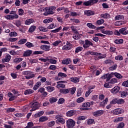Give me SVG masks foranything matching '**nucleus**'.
<instances>
[{
  "instance_id": "f257e3e1",
  "label": "nucleus",
  "mask_w": 128,
  "mask_h": 128,
  "mask_svg": "<svg viewBox=\"0 0 128 128\" xmlns=\"http://www.w3.org/2000/svg\"><path fill=\"white\" fill-rule=\"evenodd\" d=\"M98 2V0H89L84 2L83 4L84 6H93L94 4H96Z\"/></svg>"
},
{
  "instance_id": "f03ea898",
  "label": "nucleus",
  "mask_w": 128,
  "mask_h": 128,
  "mask_svg": "<svg viewBox=\"0 0 128 128\" xmlns=\"http://www.w3.org/2000/svg\"><path fill=\"white\" fill-rule=\"evenodd\" d=\"M66 126L68 128H72L76 126V122L72 119H68L66 121Z\"/></svg>"
},
{
  "instance_id": "7ed1b4c3",
  "label": "nucleus",
  "mask_w": 128,
  "mask_h": 128,
  "mask_svg": "<svg viewBox=\"0 0 128 128\" xmlns=\"http://www.w3.org/2000/svg\"><path fill=\"white\" fill-rule=\"evenodd\" d=\"M42 104H38V102H35L32 104L31 108L32 109L30 110V112H34V110H38L40 108V106Z\"/></svg>"
},
{
  "instance_id": "20e7f679",
  "label": "nucleus",
  "mask_w": 128,
  "mask_h": 128,
  "mask_svg": "<svg viewBox=\"0 0 128 128\" xmlns=\"http://www.w3.org/2000/svg\"><path fill=\"white\" fill-rule=\"evenodd\" d=\"M90 46H94V44L88 40H85L84 44L83 45V48H88Z\"/></svg>"
},
{
  "instance_id": "39448f33",
  "label": "nucleus",
  "mask_w": 128,
  "mask_h": 128,
  "mask_svg": "<svg viewBox=\"0 0 128 128\" xmlns=\"http://www.w3.org/2000/svg\"><path fill=\"white\" fill-rule=\"evenodd\" d=\"M44 10H46V12L44 13V16H48V14H54V11L49 7L46 8L44 9Z\"/></svg>"
},
{
  "instance_id": "423d86ee",
  "label": "nucleus",
  "mask_w": 128,
  "mask_h": 128,
  "mask_svg": "<svg viewBox=\"0 0 128 128\" xmlns=\"http://www.w3.org/2000/svg\"><path fill=\"white\" fill-rule=\"evenodd\" d=\"M18 18V15L17 14H15L14 15H7L5 16V18H6L7 20H14V18Z\"/></svg>"
},
{
  "instance_id": "0eeeda50",
  "label": "nucleus",
  "mask_w": 128,
  "mask_h": 128,
  "mask_svg": "<svg viewBox=\"0 0 128 128\" xmlns=\"http://www.w3.org/2000/svg\"><path fill=\"white\" fill-rule=\"evenodd\" d=\"M104 110H98L94 112H92V114L94 116H100L102 114H104Z\"/></svg>"
},
{
  "instance_id": "6e6552de",
  "label": "nucleus",
  "mask_w": 128,
  "mask_h": 128,
  "mask_svg": "<svg viewBox=\"0 0 128 128\" xmlns=\"http://www.w3.org/2000/svg\"><path fill=\"white\" fill-rule=\"evenodd\" d=\"M124 112V110L122 108H116L114 110L113 114H122Z\"/></svg>"
},
{
  "instance_id": "1a4fd4ad",
  "label": "nucleus",
  "mask_w": 128,
  "mask_h": 128,
  "mask_svg": "<svg viewBox=\"0 0 128 128\" xmlns=\"http://www.w3.org/2000/svg\"><path fill=\"white\" fill-rule=\"evenodd\" d=\"M84 14L86 16H94V12L90 10H86L84 11Z\"/></svg>"
},
{
  "instance_id": "9d476101",
  "label": "nucleus",
  "mask_w": 128,
  "mask_h": 128,
  "mask_svg": "<svg viewBox=\"0 0 128 128\" xmlns=\"http://www.w3.org/2000/svg\"><path fill=\"white\" fill-rule=\"evenodd\" d=\"M90 103L88 102H85L84 104H82V108H82V110H88V108H90Z\"/></svg>"
},
{
  "instance_id": "9b49d317",
  "label": "nucleus",
  "mask_w": 128,
  "mask_h": 128,
  "mask_svg": "<svg viewBox=\"0 0 128 128\" xmlns=\"http://www.w3.org/2000/svg\"><path fill=\"white\" fill-rule=\"evenodd\" d=\"M56 118L57 121L60 122V124H64V122H66L64 119H63L60 116H56Z\"/></svg>"
},
{
  "instance_id": "f8f14e48",
  "label": "nucleus",
  "mask_w": 128,
  "mask_h": 128,
  "mask_svg": "<svg viewBox=\"0 0 128 128\" xmlns=\"http://www.w3.org/2000/svg\"><path fill=\"white\" fill-rule=\"evenodd\" d=\"M120 88L118 86H115L111 90V92L112 94H118V92H120Z\"/></svg>"
},
{
  "instance_id": "ddd939ff",
  "label": "nucleus",
  "mask_w": 128,
  "mask_h": 128,
  "mask_svg": "<svg viewBox=\"0 0 128 128\" xmlns=\"http://www.w3.org/2000/svg\"><path fill=\"white\" fill-rule=\"evenodd\" d=\"M11 56L10 54L6 55L4 59H2V62H8L10 60Z\"/></svg>"
},
{
  "instance_id": "4468645a",
  "label": "nucleus",
  "mask_w": 128,
  "mask_h": 128,
  "mask_svg": "<svg viewBox=\"0 0 128 128\" xmlns=\"http://www.w3.org/2000/svg\"><path fill=\"white\" fill-rule=\"evenodd\" d=\"M74 114H76V110H69L66 113V116H72Z\"/></svg>"
},
{
  "instance_id": "2eb2a0df",
  "label": "nucleus",
  "mask_w": 128,
  "mask_h": 128,
  "mask_svg": "<svg viewBox=\"0 0 128 128\" xmlns=\"http://www.w3.org/2000/svg\"><path fill=\"white\" fill-rule=\"evenodd\" d=\"M41 50H46V52H48L50 50V46H48V45H42L40 46Z\"/></svg>"
},
{
  "instance_id": "dca6fc26",
  "label": "nucleus",
  "mask_w": 128,
  "mask_h": 128,
  "mask_svg": "<svg viewBox=\"0 0 128 128\" xmlns=\"http://www.w3.org/2000/svg\"><path fill=\"white\" fill-rule=\"evenodd\" d=\"M126 30V27H125L124 28H122L119 30V32L122 34H128V30Z\"/></svg>"
},
{
  "instance_id": "f3484780",
  "label": "nucleus",
  "mask_w": 128,
  "mask_h": 128,
  "mask_svg": "<svg viewBox=\"0 0 128 128\" xmlns=\"http://www.w3.org/2000/svg\"><path fill=\"white\" fill-rule=\"evenodd\" d=\"M32 52V50H28L24 52L23 56H30Z\"/></svg>"
},
{
  "instance_id": "a211bd4d",
  "label": "nucleus",
  "mask_w": 128,
  "mask_h": 128,
  "mask_svg": "<svg viewBox=\"0 0 128 128\" xmlns=\"http://www.w3.org/2000/svg\"><path fill=\"white\" fill-rule=\"evenodd\" d=\"M70 81L76 84V83L78 82H80V78H70Z\"/></svg>"
},
{
  "instance_id": "6ab92c4d",
  "label": "nucleus",
  "mask_w": 128,
  "mask_h": 128,
  "mask_svg": "<svg viewBox=\"0 0 128 128\" xmlns=\"http://www.w3.org/2000/svg\"><path fill=\"white\" fill-rule=\"evenodd\" d=\"M56 88H66V85L62 83H58V82H57Z\"/></svg>"
},
{
  "instance_id": "aec40b11",
  "label": "nucleus",
  "mask_w": 128,
  "mask_h": 128,
  "mask_svg": "<svg viewBox=\"0 0 128 128\" xmlns=\"http://www.w3.org/2000/svg\"><path fill=\"white\" fill-rule=\"evenodd\" d=\"M60 94H68L69 90H68V89H60Z\"/></svg>"
},
{
  "instance_id": "412c9836",
  "label": "nucleus",
  "mask_w": 128,
  "mask_h": 128,
  "mask_svg": "<svg viewBox=\"0 0 128 128\" xmlns=\"http://www.w3.org/2000/svg\"><path fill=\"white\" fill-rule=\"evenodd\" d=\"M34 22V20L32 18L28 19L26 20L25 24H27L28 26V25L30 24H32V22Z\"/></svg>"
},
{
  "instance_id": "4be33fe9",
  "label": "nucleus",
  "mask_w": 128,
  "mask_h": 128,
  "mask_svg": "<svg viewBox=\"0 0 128 128\" xmlns=\"http://www.w3.org/2000/svg\"><path fill=\"white\" fill-rule=\"evenodd\" d=\"M128 95V90L123 91L121 92V98H126Z\"/></svg>"
},
{
  "instance_id": "5701e85b",
  "label": "nucleus",
  "mask_w": 128,
  "mask_h": 128,
  "mask_svg": "<svg viewBox=\"0 0 128 128\" xmlns=\"http://www.w3.org/2000/svg\"><path fill=\"white\" fill-rule=\"evenodd\" d=\"M70 63V59L68 58L62 61L63 64H69Z\"/></svg>"
},
{
  "instance_id": "b1692460",
  "label": "nucleus",
  "mask_w": 128,
  "mask_h": 128,
  "mask_svg": "<svg viewBox=\"0 0 128 128\" xmlns=\"http://www.w3.org/2000/svg\"><path fill=\"white\" fill-rule=\"evenodd\" d=\"M44 111H40L36 114H34V118H40V116H42V114H44Z\"/></svg>"
},
{
  "instance_id": "393cba45",
  "label": "nucleus",
  "mask_w": 128,
  "mask_h": 128,
  "mask_svg": "<svg viewBox=\"0 0 128 128\" xmlns=\"http://www.w3.org/2000/svg\"><path fill=\"white\" fill-rule=\"evenodd\" d=\"M101 18H110V15L108 13H106L104 14H100Z\"/></svg>"
},
{
  "instance_id": "a878e982",
  "label": "nucleus",
  "mask_w": 128,
  "mask_h": 128,
  "mask_svg": "<svg viewBox=\"0 0 128 128\" xmlns=\"http://www.w3.org/2000/svg\"><path fill=\"white\" fill-rule=\"evenodd\" d=\"M25 46H27V48H34V44H32V43L30 42H27L25 44Z\"/></svg>"
},
{
  "instance_id": "bb28decb",
  "label": "nucleus",
  "mask_w": 128,
  "mask_h": 128,
  "mask_svg": "<svg viewBox=\"0 0 128 128\" xmlns=\"http://www.w3.org/2000/svg\"><path fill=\"white\" fill-rule=\"evenodd\" d=\"M88 53L91 54L92 56H100L102 54L94 52H88Z\"/></svg>"
},
{
  "instance_id": "cd10ccee",
  "label": "nucleus",
  "mask_w": 128,
  "mask_h": 128,
  "mask_svg": "<svg viewBox=\"0 0 128 128\" xmlns=\"http://www.w3.org/2000/svg\"><path fill=\"white\" fill-rule=\"evenodd\" d=\"M82 50H84V48L82 46H78L77 48H76L75 52L76 54H78V52H82Z\"/></svg>"
},
{
  "instance_id": "c85d7f7f",
  "label": "nucleus",
  "mask_w": 128,
  "mask_h": 128,
  "mask_svg": "<svg viewBox=\"0 0 128 128\" xmlns=\"http://www.w3.org/2000/svg\"><path fill=\"white\" fill-rule=\"evenodd\" d=\"M76 88H68L69 92H70L71 94H74L76 92Z\"/></svg>"
},
{
  "instance_id": "c756f323",
  "label": "nucleus",
  "mask_w": 128,
  "mask_h": 128,
  "mask_svg": "<svg viewBox=\"0 0 128 128\" xmlns=\"http://www.w3.org/2000/svg\"><path fill=\"white\" fill-rule=\"evenodd\" d=\"M46 88L48 90V92H53V90H54V88L53 86H47L46 87Z\"/></svg>"
},
{
  "instance_id": "7c9ffc66",
  "label": "nucleus",
  "mask_w": 128,
  "mask_h": 128,
  "mask_svg": "<svg viewBox=\"0 0 128 128\" xmlns=\"http://www.w3.org/2000/svg\"><path fill=\"white\" fill-rule=\"evenodd\" d=\"M36 26H31L28 30L29 32H34V30H36Z\"/></svg>"
},
{
  "instance_id": "2f4dec72",
  "label": "nucleus",
  "mask_w": 128,
  "mask_h": 128,
  "mask_svg": "<svg viewBox=\"0 0 128 128\" xmlns=\"http://www.w3.org/2000/svg\"><path fill=\"white\" fill-rule=\"evenodd\" d=\"M118 82V80L116 78H112L110 80L109 84H114Z\"/></svg>"
},
{
  "instance_id": "473e14b6",
  "label": "nucleus",
  "mask_w": 128,
  "mask_h": 128,
  "mask_svg": "<svg viewBox=\"0 0 128 128\" xmlns=\"http://www.w3.org/2000/svg\"><path fill=\"white\" fill-rule=\"evenodd\" d=\"M94 86H93V88H90V89L86 92L85 94L86 98H88V96L90 94V92H91L90 90H94Z\"/></svg>"
},
{
  "instance_id": "72a5a7b5",
  "label": "nucleus",
  "mask_w": 128,
  "mask_h": 128,
  "mask_svg": "<svg viewBox=\"0 0 128 128\" xmlns=\"http://www.w3.org/2000/svg\"><path fill=\"white\" fill-rule=\"evenodd\" d=\"M48 118L46 116H41L39 119V122H46L48 120Z\"/></svg>"
},
{
  "instance_id": "f704fd0d",
  "label": "nucleus",
  "mask_w": 128,
  "mask_h": 128,
  "mask_svg": "<svg viewBox=\"0 0 128 128\" xmlns=\"http://www.w3.org/2000/svg\"><path fill=\"white\" fill-rule=\"evenodd\" d=\"M28 40L26 39H22L18 41L19 44H26V42Z\"/></svg>"
},
{
  "instance_id": "c9c22d12",
  "label": "nucleus",
  "mask_w": 128,
  "mask_h": 128,
  "mask_svg": "<svg viewBox=\"0 0 128 128\" xmlns=\"http://www.w3.org/2000/svg\"><path fill=\"white\" fill-rule=\"evenodd\" d=\"M113 74L114 76H116V78H122V75L118 72H115V73H112Z\"/></svg>"
},
{
  "instance_id": "e433bc0d",
  "label": "nucleus",
  "mask_w": 128,
  "mask_h": 128,
  "mask_svg": "<svg viewBox=\"0 0 128 128\" xmlns=\"http://www.w3.org/2000/svg\"><path fill=\"white\" fill-rule=\"evenodd\" d=\"M34 92V90H25L24 92V94H30Z\"/></svg>"
},
{
  "instance_id": "4c0bfd02",
  "label": "nucleus",
  "mask_w": 128,
  "mask_h": 128,
  "mask_svg": "<svg viewBox=\"0 0 128 128\" xmlns=\"http://www.w3.org/2000/svg\"><path fill=\"white\" fill-rule=\"evenodd\" d=\"M58 98H50V104H54V102H57Z\"/></svg>"
},
{
  "instance_id": "58836bf2",
  "label": "nucleus",
  "mask_w": 128,
  "mask_h": 128,
  "mask_svg": "<svg viewBox=\"0 0 128 128\" xmlns=\"http://www.w3.org/2000/svg\"><path fill=\"white\" fill-rule=\"evenodd\" d=\"M115 20H124V16L122 15H118L115 17Z\"/></svg>"
},
{
  "instance_id": "ea45409f",
  "label": "nucleus",
  "mask_w": 128,
  "mask_h": 128,
  "mask_svg": "<svg viewBox=\"0 0 128 128\" xmlns=\"http://www.w3.org/2000/svg\"><path fill=\"white\" fill-rule=\"evenodd\" d=\"M117 104H124V99L122 98H120L119 100H117Z\"/></svg>"
},
{
  "instance_id": "a19ab883",
  "label": "nucleus",
  "mask_w": 128,
  "mask_h": 128,
  "mask_svg": "<svg viewBox=\"0 0 128 128\" xmlns=\"http://www.w3.org/2000/svg\"><path fill=\"white\" fill-rule=\"evenodd\" d=\"M39 30H40L41 32H48V28H45L44 27L42 26H40L39 27Z\"/></svg>"
},
{
  "instance_id": "79ce46f5",
  "label": "nucleus",
  "mask_w": 128,
  "mask_h": 128,
  "mask_svg": "<svg viewBox=\"0 0 128 128\" xmlns=\"http://www.w3.org/2000/svg\"><path fill=\"white\" fill-rule=\"evenodd\" d=\"M62 26H60L58 28H56L54 30H52L51 31V32H54V34H56V32H60V30H62Z\"/></svg>"
},
{
  "instance_id": "37998d69",
  "label": "nucleus",
  "mask_w": 128,
  "mask_h": 128,
  "mask_svg": "<svg viewBox=\"0 0 128 128\" xmlns=\"http://www.w3.org/2000/svg\"><path fill=\"white\" fill-rule=\"evenodd\" d=\"M87 26L89 28H96V26L93 25L92 23H88L86 24Z\"/></svg>"
},
{
  "instance_id": "c03bdc74",
  "label": "nucleus",
  "mask_w": 128,
  "mask_h": 128,
  "mask_svg": "<svg viewBox=\"0 0 128 128\" xmlns=\"http://www.w3.org/2000/svg\"><path fill=\"white\" fill-rule=\"evenodd\" d=\"M64 102V98H60L58 100V104H62Z\"/></svg>"
},
{
  "instance_id": "a18cd8bd",
  "label": "nucleus",
  "mask_w": 128,
  "mask_h": 128,
  "mask_svg": "<svg viewBox=\"0 0 128 128\" xmlns=\"http://www.w3.org/2000/svg\"><path fill=\"white\" fill-rule=\"evenodd\" d=\"M84 100V98L82 97L79 98L76 100V102H78V104H80V102H82Z\"/></svg>"
},
{
  "instance_id": "49530a36",
  "label": "nucleus",
  "mask_w": 128,
  "mask_h": 128,
  "mask_svg": "<svg viewBox=\"0 0 128 128\" xmlns=\"http://www.w3.org/2000/svg\"><path fill=\"white\" fill-rule=\"evenodd\" d=\"M104 64H114V61L110 60H108L104 61Z\"/></svg>"
},
{
  "instance_id": "de8ad7c7",
  "label": "nucleus",
  "mask_w": 128,
  "mask_h": 128,
  "mask_svg": "<svg viewBox=\"0 0 128 128\" xmlns=\"http://www.w3.org/2000/svg\"><path fill=\"white\" fill-rule=\"evenodd\" d=\"M116 68H118V65L114 64V66L110 67L109 70H116Z\"/></svg>"
},
{
  "instance_id": "09e8293b",
  "label": "nucleus",
  "mask_w": 128,
  "mask_h": 128,
  "mask_svg": "<svg viewBox=\"0 0 128 128\" xmlns=\"http://www.w3.org/2000/svg\"><path fill=\"white\" fill-rule=\"evenodd\" d=\"M14 110H16V109L14 108H8L6 109V112H13Z\"/></svg>"
},
{
  "instance_id": "8fccbe9b",
  "label": "nucleus",
  "mask_w": 128,
  "mask_h": 128,
  "mask_svg": "<svg viewBox=\"0 0 128 128\" xmlns=\"http://www.w3.org/2000/svg\"><path fill=\"white\" fill-rule=\"evenodd\" d=\"M86 120V116H80L78 117V120Z\"/></svg>"
},
{
  "instance_id": "3c124183",
  "label": "nucleus",
  "mask_w": 128,
  "mask_h": 128,
  "mask_svg": "<svg viewBox=\"0 0 128 128\" xmlns=\"http://www.w3.org/2000/svg\"><path fill=\"white\" fill-rule=\"evenodd\" d=\"M9 36H18V33H16V32H11L9 34Z\"/></svg>"
},
{
  "instance_id": "603ef678",
  "label": "nucleus",
  "mask_w": 128,
  "mask_h": 128,
  "mask_svg": "<svg viewBox=\"0 0 128 128\" xmlns=\"http://www.w3.org/2000/svg\"><path fill=\"white\" fill-rule=\"evenodd\" d=\"M114 32L112 31L105 30L104 34H108V36H112Z\"/></svg>"
},
{
  "instance_id": "864d4df0",
  "label": "nucleus",
  "mask_w": 128,
  "mask_h": 128,
  "mask_svg": "<svg viewBox=\"0 0 128 128\" xmlns=\"http://www.w3.org/2000/svg\"><path fill=\"white\" fill-rule=\"evenodd\" d=\"M108 101V98H106L102 102H101L102 106H104V104H106Z\"/></svg>"
},
{
  "instance_id": "5fc2aeb1",
  "label": "nucleus",
  "mask_w": 128,
  "mask_h": 128,
  "mask_svg": "<svg viewBox=\"0 0 128 128\" xmlns=\"http://www.w3.org/2000/svg\"><path fill=\"white\" fill-rule=\"evenodd\" d=\"M56 26H54V24H52L48 26L47 30H52V28H54Z\"/></svg>"
},
{
  "instance_id": "6e6d98bb",
  "label": "nucleus",
  "mask_w": 128,
  "mask_h": 128,
  "mask_svg": "<svg viewBox=\"0 0 128 128\" xmlns=\"http://www.w3.org/2000/svg\"><path fill=\"white\" fill-rule=\"evenodd\" d=\"M7 50H8V49L6 48H1L0 50V56H2V52H6Z\"/></svg>"
},
{
  "instance_id": "4d7b16f0",
  "label": "nucleus",
  "mask_w": 128,
  "mask_h": 128,
  "mask_svg": "<svg viewBox=\"0 0 128 128\" xmlns=\"http://www.w3.org/2000/svg\"><path fill=\"white\" fill-rule=\"evenodd\" d=\"M94 120L92 119H90L87 122L88 124H94Z\"/></svg>"
},
{
  "instance_id": "13d9d810",
  "label": "nucleus",
  "mask_w": 128,
  "mask_h": 128,
  "mask_svg": "<svg viewBox=\"0 0 128 128\" xmlns=\"http://www.w3.org/2000/svg\"><path fill=\"white\" fill-rule=\"evenodd\" d=\"M61 42H62V41H60V40L56 41L55 42H54L53 43V46H58V44H60Z\"/></svg>"
},
{
  "instance_id": "bf43d9fd",
  "label": "nucleus",
  "mask_w": 128,
  "mask_h": 128,
  "mask_svg": "<svg viewBox=\"0 0 128 128\" xmlns=\"http://www.w3.org/2000/svg\"><path fill=\"white\" fill-rule=\"evenodd\" d=\"M49 70H54L56 68V66L54 65H51L49 68Z\"/></svg>"
},
{
  "instance_id": "052dcab7",
  "label": "nucleus",
  "mask_w": 128,
  "mask_h": 128,
  "mask_svg": "<svg viewBox=\"0 0 128 128\" xmlns=\"http://www.w3.org/2000/svg\"><path fill=\"white\" fill-rule=\"evenodd\" d=\"M50 64H56L57 62V61L56 60L50 58Z\"/></svg>"
},
{
  "instance_id": "680f3d73",
  "label": "nucleus",
  "mask_w": 128,
  "mask_h": 128,
  "mask_svg": "<svg viewBox=\"0 0 128 128\" xmlns=\"http://www.w3.org/2000/svg\"><path fill=\"white\" fill-rule=\"evenodd\" d=\"M104 22V20H97V24H99V25L102 24Z\"/></svg>"
},
{
  "instance_id": "e2e57ef3",
  "label": "nucleus",
  "mask_w": 128,
  "mask_h": 128,
  "mask_svg": "<svg viewBox=\"0 0 128 128\" xmlns=\"http://www.w3.org/2000/svg\"><path fill=\"white\" fill-rule=\"evenodd\" d=\"M58 76H64V78H66V76H67V75L64 73L59 72L58 74Z\"/></svg>"
},
{
  "instance_id": "0e129e2a",
  "label": "nucleus",
  "mask_w": 128,
  "mask_h": 128,
  "mask_svg": "<svg viewBox=\"0 0 128 128\" xmlns=\"http://www.w3.org/2000/svg\"><path fill=\"white\" fill-rule=\"evenodd\" d=\"M18 40V38H9L8 40V42H16V40Z\"/></svg>"
},
{
  "instance_id": "69168bd1",
  "label": "nucleus",
  "mask_w": 128,
  "mask_h": 128,
  "mask_svg": "<svg viewBox=\"0 0 128 128\" xmlns=\"http://www.w3.org/2000/svg\"><path fill=\"white\" fill-rule=\"evenodd\" d=\"M124 22L122 21H118L115 22V26H122Z\"/></svg>"
},
{
  "instance_id": "338daca9",
  "label": "nucleus",
  "mask_w": 128,
  "mask_h": 128,
  "mask_svg": "<svg viewBox=\"0 0 128 128\" xmlns=\"http://www.w3.org/2000/svg\"><path fill=\"white\" fill-rule=\"evenodd\" d=\"M72 48L70 47V46H64L62 47V50H70Z\"/></svg>"
},
{
  "instance_id": "774afa93",
  "label": "nucleus",
  "mask_w": 128,
  "mask_h": 128,
  "mask_svg": "<svg viewBox=\"0 0 128 128\" xmlns=\"http://www.w3.org/2000/svg\"><path fill=\"white\" fill-rule=\"evenodd\" d=\"M122 86H126V88H128V80L124 82L122 84Z\"/></svg>"
}]
</instances>
